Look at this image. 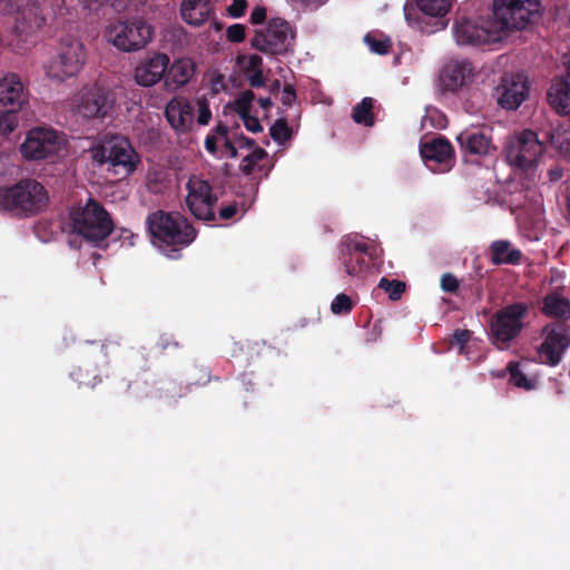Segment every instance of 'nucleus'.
I'll return each instance as SVG.
<instances>
[{
	"instance_id": "nucleus-58",
	"label": "nucleus",
	"mask_w": 570,
	"mask_h": 570,
	"mask_svg": "<svg viewBox=\"0 0 570 570\" xmlns=\"http://www.w3.org/2000/svg\"><path fill=\"white\" fill-rule=\"evenodd\" d=\"M214 130H215L216 135L224 137L225 139L227 138L228 127L226 125L219 122L216 125Z\"/></svg>"
},
{
	"instance_id": "nucleus-6",
	"label": "nucleus",
	"mask_w": 570,
	"mask_h": 570,
	"mask_svg": "<svg viewBox=\"0 0 570 570\" xmlns=\"http://www.w3.org/2000/svg\"><path fill=\"white\" fill-rule=\"evenodd\" d=\"M546 149L544 138L531 129H523L505 145L507 163L515 170H532Z\"/></svg>"
},
{
	"instance_id": "nucleus-24",
	"label": "nucleus",
	"mask_w": 570,
	"mask_h": 570,
	"mask_svg": "<svg viewBox=\"0 0 570 570\" xmlns=\"http://www.w3.org/2000/svg\"><path fill=\"white\" fill-rule=\"evenodd\" d=\"M193 107L190 102L183 97H174L165 107V116L170 126L176 130H184L187 122L191 119Z\"/></svg>"
},
{
	"instance_id": "nucleus-23",
	"label": "nucleus",
	"mask_w": 570,
	"mask_h": 570,
	"mask_svg": "<svg viewBox=\"0 0 570 570\" xmlns=\"http://www.w3.org/2000/svg\"><path fill=\"white\" fill-rule=\"evenodd\" d=\"M473 77L472 63L466 60H451L442 71L441 80L449 91H456Z\"/></svg>"
},
{
	"instance_id": "nucleus-2",
	"label": "nucleus",
	"mask_w": 570,
	"mask_h": 570,
	"mask_svg": "<svg viewBox=\"0 0 570 570\" xmlns=\"http://www.w3.org/2000/svg\"><path fill=\"white\" fill-rule=\"evenodd\" d=\"M49 195L42 184L32 178L0 188V207L16 217H32L43 212Z\"/></svg>"
},
{
	"instance_id": "nucleus-47",
	"label": "nucleus",
	"mask_w": 570,
	"mask_h": 570,
	"mask_svg": "<svg viewBox=\"0 0 570 570\" xmlns=\"http://www.w3.org/2000/svg\"><path fill=\"white\" fill-rule=\"evenodd\" d=\"M471 331L469 330H456L453 333V343L460 347V351H462L465 346V344L471 338Z\"/></svg>"
},
{
	"instance_id": "nucleus-39",
	"label": "nucleus",
	"mask_w": 570,
	"mask_h": 570,
	"mask_svg": "<svg viewBox=\"0 0 570 570\" xmlns=\"http://www.w3.org/2000/svg\"><path fill=\"white\" fill-rule=\"evenodd\" d=\"M353 302L351 297L344 293L336 295L331 304V311L333 314H347L353 309Z\"/></svg>"
},
{
	"instance_id": "nucleus-21",
	"label": "nucleus",
	"mask_w": 570,
	"mask_h": 570,
	"mask_svg": "<svg viewBox=\"0 0 570 570\" xmlns=\"http://www.w3.org/2000/svg\"><path fill=\"white\" fill-rule=\"evenodd\" d=\"M498 104L508 110L518 109L525 100L528 95L527 82L521 80L520 77L515 79L503 78L502 82L497 88Z\"/></svg>"
},
{
	"instance_id": "nucleus-1",
	"label": "nucleus",
	"mask_w": 570,
	"mask_h": 570,
	"mask_svg": "<svg viewBox=\"0 0 570 570\" xmlns=\"http://www.w3.org/2000/svg\"><path fill=\"white\" fill-rule=\"evenodd\" d=\"M151 243L168 258L178 259L183 248L190 245L197 232L187 218L178 213L157 210L146 219Z\"/></svg>"
},
{
	"instance_id": "nucleus-4",
	"label": "nucleus",
	"mask_w": 570,
	"mask_h": 570,
	"mask_svg": "<svg viewBox=\"0 0 570 570\" xmlns=\"http://www.w3.org/2000/svg\"><path fill=\"white\" fill-rule=\"evenodd\" d=\"M92 159L99 164L108 165V170L116 175L127 177L137 169L140 157L130 141L122 136H111L91 150Z\"/></svg>"
},
{
	"instance_id": "nucleus-30",
	"label": "nucleus",
	"mask_w": 570,
	"mask_h": 570,
	"mask_svg": "<svg viewBox=\"0 0 570 570\" xmlns=\"http://www.w3.org/2000/svg\"><path fill=\"white\" fill-rule=\"evenodd\" d=\"M546 145L549 144L560 156L570 159V131L551 129L543 132Z\"/></svg>"
},
{
	"instance_id": "nucleus-25",
	"label": "nucleus",
	"mask_w": 570,
	"mask_h": 570,
	"mask_svg": "<svg viewBox=\"0 0 570 570\" xmlns=\"http://www.w3.org/2000/svg\"><path fill=\"white\" fill-rule=\"evenodd\" d=\"M213 13L209 0H183L180 14L183 20L190 26H202Z\"/></svg>"
},
{
	"instance_id": "nucleus-52",
	"label": "nucleus",
	"mask_w": 570,
	"mask_h": 570,
	"mask_svg": "<svg viewBox=\"0 0 570 570\" xmlns=\"http://www.w3.org/2000/svg\"><path fill=\"white\" fill-rule=\"evenodd\" d=\"M263 59L258 55H252L248 58L247 71L262 70Z\"/></svg>"
},
{
	"instance_id": "nucleus-15",
	"label": "nucleus",
	"mask_w": 570,
	"mask_h": 570,
	"mask_svg": "<svg viewBox=\"0 0 570 570\" xmlns=\"http://www.w3.org/2000/svg\"><path fill=\"white\" fill-rule=\"evenodd\" d=\"M186 188V205L193 216L205 222L216 220L214 208L218 198L213 194L212 185L207 180L191 176Z\"/></svg>"
},
{
	"instance_id": "nucleus-50",
	"label": "nucleus",
	"mask_w": 570,
	"mask_h": 570,
	"mask_svg": "<svg viewBox=\"0 0 570 570\" xmlns=\"http://www.w3.org/2000/svg\"><path fill=\"white\" fill-rule=\"evenodd\" d=\"M253 73L248 77V82L253 88H259L265 86V77L263 70L252 71Z\"/></svg>"
},
{
	"instance_id": "nucleus-45",
	"label": "nucleus",
	"mask_w": 570,
	"mask_h": 570,
	"mask_svg": "<svg viewBox=\"0 0 570 570\" xmlns=\"http://www.w3.org/2000/svg\"><path fill=\"white\" fill-rule=\"evenodd\" d=\"M246 9H247L246 0H233L230 6L228 7L227 11L230 17L240 18L245 14Z\"/></svg>"
},
{
	"instance_id": "nucleus-38",
	"label": "nucleus",
	"mask_w": 570,
	"mask_h": 570,
	"mask_svg": "<svg viewBox=\"0 0 570 570\" xmlns=\"http://www.w3.org/2000/svg\"><path fill=\"white\" fill-rule=\"evenodd\" d=\"M269 135L273 140L283 144L291 138L292 129L285 118H279L269 128Z\"/></svg>"
},
{
	"instance_id": "nucleus-3",
	"label": "nucleus",
	"mask_w": 570,
	"mask_h": 570,
	"mask_svg": "<svg viewBox=\"0 0 570 570\" xmlns=\"http://www.w3.org/2000/svg\"><path fill=\"white\" fill-rule=\"evenodd\" d=\"M69 217L72 232L94 246H100L115 227L104 205L92 198H89L83 206L73 207Z\"/></svg>"
},
{
	"instance_id": "nucleus-34",
	"label": "nucleus",
	"mask_w": 570,
	"mask_h": 570,
	"mask_svg": "<svg viewBox=\"0 0 570 570\" xmlns=\"http://www.w3.org/2000/svg\"><path fill=\"white\" fill-rule=\"evenodd\" d=\"M70 377L78 383L79 386L94 389L101 383V379L97 374H91L87 367L78 366L70 372Z\"/></svg>"
},
{
	"instance_id": "nucleus-16",
	"label": "nucleus",
	"mask_w": 570,
	"mask_h": 570,
	"mask_svg": "<svg viewBox=\"0 0 570 570\" xmlns=\"http://www.w3.org/2000/svg\"><path fill=\"white\" fill-rule=\"evenodd\" d=\"M542 335L544 340L538 348L539 360L542 364L557 366L570 345L568 330L562 324H551L543 328Z\"/></svg>"
},
{
	"instance_id": "nucleus-26",
	"label": "nucleus",
	"mask_w": 570,
	"mask_h": 570,
	"mask_svg": "<svg viewBox=\"0 0 570 570\" xmlns=\"http://www.w3.org/2000/svg\"><path fill=\"white\" fill-rule=\"evenodd\" d=\"M547 101L558 114H570V82L553 78L547 92Z\"/></svg>"
},
{
	"instance_id": "nucleus-61",
	"label": "nucleus",
	"mask_w": 570,
	"mask_h": 570,
	"mask_svg": "<svg viewBox=\"0 0 570 570\" xmlns=\"http://www.w3.org/2000/svg\"><path fill=\"white\" fill-rule=\"evenodd\" d=\"M559 79H566L570 82V59L566 61V76L558 77Z\"/></svg>"
},
{
	"instance_id": "nucleus-17",
	"label": "nucleus",
	"mask_w": 570,
	"mask_h": 570,
	"mask_svg": "<svg viewBox=\"0 0 570 570\" xmlns=\"http://www.w3.org/2000/svg\"><path fill=\"white\" fill-rule=\"evenodd\" d=\"M370 246L356 238H346L341 242L340 262L350 276H356L367 271L372 265V256L368 253Z\"/></svg>"
},
{
	"instance_id": "nucleus-14",
	"label": "nucleus",
	"mask_w": 570,
	"mask_h": 570,
	"mask_svg": "<svg viewBox=\"0 0 570 570\" xmlns=\"http://www.w3.org/2000/svg\"><path fill=\"white\" fill-rule=\"evenodd\" d=\"M11 14L13 19V33L27 41L36 35L46 22L41 4L37 0H11Z\"/></svg>"
},
{
	"instance_id": "nucleus-28",
	"label": "nucleus",
	"mask_w": 570,
	"mask_h": 570,
	"mask_svg": "<svg viewBox=\"0 0 570 570\" xmlns=\"http://www.w3.org/2000/svg\"><path fill=\"white\" fill-rule=\"evenodd\" d=\"M541 312L550 317L569 318L570 301L558 292H551L543 297Z\"/></svg>"
},
{
	"instance_id": "nucleus-59",
	"label": "nucleus",
	"mask_w": 570,
	"mask_h": 570,
	"mask_svg": "<svg viewBox=\"0 0 570 570\" xmlns=\"http://www.w3.org/2000/svg\"><path fill=\"white\" fill-rule=\"evenodd\" d=\"M257 101L258 105L265 110L269 109L273 105L269 97H261Z\"/></svg>"
},
{
	"instance_id": "nucleus-60",
	"label": "nucleus",
	"mask_w": 570,
	"mask_h": 570,
	"mask_svg": "<svg viewBox=\"0 0 570 570\" xmlns=\"http://www.w3.org/2000/svg\"><path fill=\"white\" fill-rule=\"evenodd\" d=\"M99 6L109 4L115 9H118L117 1L118 0H95Z\"/></svg>"
},
{
	"instance_id": "nucleus-55",
	"label": "nucleus",
	"mask_w": 570,
	"mask_h": 570,
	"mask_svg": "<svg viewBox=\"0 0 570 570\" xmlns=\"http://www.w3.org/2000/svg\"><path fill=\"white\" fill-rule=\"evenodd\" d=\"M205 148L210 154H216L217 151V139L215 136L208 135L205 139Z\"/></svg>"
},
{
	"instance_id": "nucleus-27",
	"label": "nucleus",
	"mask_w": 570,
	"mask_h": 570,
	"mask_svg": "<svg viewBox=\"0 0 570 570\" xmlns=\"http://www.w3.org/2000/svg\"><path fill=\"white\" fill-rule=\"evenodd\" d=\"M491 261L494 265H518L521 262L522 253L513 247L509 240H494L490 245Z\"/></svg>"
},
{
	"instance_id": "nucleus-56",
	"label": "nucleus",
	"mask_w": 570,
	"mask_h": 570,
	"mask_svg": "<svg viewBox=\"0 0 570 570\" xmlns=\"http://www.w3.org/2000/svg\"><path fill=\"white\" fill-rule=\"evenodd\" d=\"M224 148L228 153V156L230 158H236L237 157V155H238L237 148L235 147V145L228 138H226V140L224 142Z\"/></svg>"
},
{
	"instance_id": "nucleus-46",
	"label": "nucleus",
	"mask_w": 570,
	"mask_h": 570,
	"mask_svg": "<svg viewBox=\"0 0 570 570\" xmlns=\"http://www.w3.org/2000/svg\"><path fill=\"white\" fill-rule=\"evenodd\" d=\"M244 122L245 128L257 134L263 131V126L261 125L257 117L250 116V114L246 115L244 118H240Z\"/></svg>"
},
{
	"instance_id": "nucleus-13",
	"label": "nucleus",
	"mask_w": 570,
	"mask_h": 570,
	"mask_svg": "<svg viewBox=\"0 0 570 570\" xmlns=\"http://www.w3.org/2000/svg\"><path fill=\"white\" fill-rule=\"evenodd\" d=\"M63 139L50 128H32L20 146L26 159L41 160L57 156L63 148Z\"/></svg>"
},
{
	"instance_id": "nucleus-42",
	"label": "nucleus",
	"mask_w": 570,
	"mask_h": 570,
	"mask_svg": "<svg viewBox=\"0 0 570 570\" xmlns=\"http://www.w3.org/2000/svg\"><path fill=\"white\" fill-rule=\"evenodd\" d=\"M198 116L197 122L202 126L208 125L212 119V111L207 98L202 97L197 99Z\"/></svg>"
},
{
	"instance_id": "nucleus-20",
	"label": "nucleus",
	"mask_w": 570,
	"mask_h": 570,
	"mask_svg": "<svg viewBox=\"0 0 570 570\" xmlns=\"http://www.w3.org/2000/svg\"><path fill=\"white\" fill-rule=\"evenodd\" d=\"M464 156H488L497 150L491 137L481 129H465L456 137Z\"/></svg>"
},
{
	"instance_id": "nucleus-62",
	"label": "nucleus",
	"mask_w": 570,
	"mask_h": 570,
	"mask_svg": "<svg viewBox=\"0 0 570 570\" xmlns=\"http://www.w3.org/2000/svg\"><path fill=\"white\" fill-rule=\"evenodd\" d=\"M435 26H440L441 29H444L446 24L443 21H439Z\"/></svg>"
},
{
	"instance_id": "nucleus-44",
	"label": "nucleus",
	"mask_w": 570,
	"mask_h": 570,
	"mask_svg": "<svg viewBox=\"0 0 570 570\" xmlns=\"http://www.w3.org/2000/svg\"><path fill=\"white\" fill-rule=\"evenodd\" d=\"M460 287L459 279L451 273H445L441 277V288L445 293H456Z\"/></svg>"
},
{
	"instance_id": "nucleus-12",
	"label": "nucleus",
	"mask_w": 570,
	"mask_h": 570,
	"mask_svg": "<svg viewBox=\"0 0 570 570\" xmlns=\"http://www.w3.org/2000/svg\"><path fill=\"white\" fill-rule=\"evenodd\" d=\"M86 51L82 42L73 37L62 38L57 57L51 61L47 75L57 80L76 76L83 67Z\"/></svg>"
},
{
	"instance_id": "nucleus-40",
	"label": "nucleus",
	"mask_w": 570,
	"mask_h": 570,
	"mask_svg": "<svg viewBox=\"0 0 570 570\" xmlns=\"http://www.w3.org/2000/svg\"><path fill=\"white\" fill-rule=\"evenodd\" d=\"M212 375L207 366L195 365L189 374V383L193 385H206L210 382Z\"/></svg>"
},
{
	"instance_id": "nucleus-32",
	"label": "nucleus",
	"mask_w": 570,
	"mask_h": 570,
	"mask_svg": "<svg viewBox=\"0 0 570 570\" xmlns=\"http://www.w3.org/2000/svg\"><path fill=\"white\" fill-rule=\"evenodd\" d=\"M352 118L356 124H362L368 127L373 126V99L370 97L363 98L362 101L353 108Z\"/></svg>"
},
{
	"instance_id": "nucleus-43",
	"label": "nucleus",
	"mask_w": 570,
	"mask_h": 570,
	"mask_svg": "<svg viewBox=\"0 0 570 570\" xmlns=\"http://www.w3.org/2000/svg\"><path fill=\"white\" fill-rule=\"evenodd\" d=\"M246 27L242 23H234L226 30V38L228 41L239 43L245 40Z\"/></svg>"
},
{
	"instance_id": "nucleus-33",
	"label": "nucleus",
	"mask_w": 570,
	"mask_h": 570,
	"mask_svg": "<svg viewBox=\"0 0 570 570\" xmlns=\"http://www.w3.org/2000/svg\"><path fill=\"white\" fill-rule=\"evenodd\" d=\"M507 371L510 375V383L513 384L517 387L523 389V390H532L534 387V382L532 380H529L527 375L520 370V365L517 362H509L507 365Z\"/></svg>"
},
{
	"instance_id": "nucleus-53",
	"label": "nucleus",
	"mask_w": 570,
	"mask_h": 570,
	"mask_svg": "<svg viewBox=\"0 0 570 570\" xmlns=\"http://www.w3.org/2000/svg\"><path fill=\"white\" fill-rule=\"evenodd\" d=\"M481 278H482V274L476 273V281L470 285L471 293H473L478 298H481L482 294H483V286L481 284Z\"/></svg>"
},
{
	"instance_id": "nucleus-48",
	"label": "nucleus",
	"mask_w": 570,
	"mask_h": 570,
	"mask_svg": "<svg viewBox=\"0 0 570 570\" xmlns=\"http://www.w3.org/2000/svg\"><path fill=\"white\" fill-rule=\"evenodd\" d=\"M296 100V91L292 85L286 83L282 94L283 105L291 107Z\"/></svg>"
},
{
	"instance_id": "nucleus-9",
	"label": "nucleus",
	"mask_w": 570,
	"mask_h": 570,
	"mask_svg": "<svg viewBox=\"0 0 570 570\" xmlns=\"http://www.w3.org/2000/svg\"><path fill=\"white\" fill-rule=\"evenodd\" d=\"M539 8L538 0H494V23L501 31L522 30L539 12Z\"/></svg>"
},
{
	"instance_id": "nucleus-18",
	"label": "nucleus",
	"mask_w": 570,
	"mask_h": 570,
	"mask_svg": "<svg viewBox=\"0 0 570 570\" xmlns=\"http://www.w3.org/2000/svg\"><path fill=\"white\" fill-rule=\"evenodd\" d=\"M169 62V57L160 52L142 59L135 68L134 78L136 82L142 87L156 85L166 75Z\"/></svg>"
},
{
	"instance_id": "nucleus-7",
	"label": "nucleus",
	"mask_w": 570,
	"mask_h": 570,
	"mask_svg": "<svg viewBox=\"0 0 570 570\" xmlns=\"http://www.w3.org/2000/svg\"><path fill=\"white\" fill-rule=\"evenodd\" d=\"M527 303L517 302L499 309L491 318L490 330L492 343L504 350L523 328V318L528 315Z\"/></svg>"
},
{
	"instance_id": "nucleus-49",
	"label": "nucleus",
	"mask_w": 570,
	"mask_h": 570,
	"mask_svg": "<svg viewBox=\"0 0 570 570\" xmlns=\"http://www.w3.org/2000/svg\"><path fill=\"white\" fill-rule=\"evenodd\" d=\"M237 214V204L230 203L228 205L222 206L218 212V216L222 220L232 219Z\"/></svg>"
},
{
	"instance_id": "nucleus-11",
	"label": "nucleus",
	"mask_w": 570,
	"mask_h": 570,
	"mask_svg": "<svg viewBox=\"0 0 570 570\" xmlns=\"http://www.w3.org/2000/svg\"><path fill=\"white\" fill-rule=\"evenodd\" d=\"M117 102V91L105 86L85 87L78 96L76 111L86 119L111 116Z\"/></svg>"
},
{
	"instance_id": "nucleus-29",
	"label": "nucleus",
	"mask_w": 570,
	"mask_h": 570,
	"mask_svg": "<svg viewBox=\"0 0 570 570\" xmlns=\"http://www.w3.org/2000/svg\"><path fill=\"white\" fill-rule=\"evenodd\" d=\"M167 80L176 87H183L193 78L196 71L195 62L189 58H180L167 69Z\"/></svg>"
},
{
	"instance_id": "nucleus-31",
	"label": "nucleus",
	"mask_w": 570,
	"mask_h": 570,
	"mask_svg": "<svg viewBox=\"0 0 570 570\" xmlns=\"http://www.w3.org/2000/svg\"><path fill=\"white\" fill-rule=\"evenodd\" d=\"M416 6L424 16L443 18L451 8L450 0H415Z\"/></svg>"
},
{
	"instance_id": "nucleus-5",
	"label": "nucleus",
	"mask_w": 570,
	"mask_h": 570,
	"mask_svg": "<svg viewBox=\"0 0 570 570\" xmlns=\"http://www.w3.org/2000/svg\"><path fill=\"white\" fill-rule=\"evenodd\" d=\"M153 33L151 26L141 18L117 20L105 30L107 41L122 52L144 49L151 41Z\"/></svg>"
},
{
	"instance_id": "nucleus-51",
	"label": "nucleus",
	"mask_w": 570,
	"mask_h": 570,
	"mask_svg": "<svg viewBox=\"0 0 570 570\" xmlns=\"http://www.w3.org/2000/svg\"><path fill=\"white\" fill-rule=\"evenodd\" d=\"M266 19V9L264 7H256L250 13V22L259 24Z\"/></svg>"
},
{
	"instance_id": "nucleus-10",
	"label": "nucleus",
	"mask_w": 570,
	"mask_h": 570,
	"mask_svg": "<svg viewBox=\"0 0 570 570\" xmlns=\"http://www.w3.org/2000/svg\"><path fill=\"white\" fill-rule=\"evenodd\" d=\"M295 32L291 24L281 18L268 21L264 31H256L250 46L256 50L272 56L287 53L293 46Z\"/></svg>"
},
{
	"instance_id": "nucleus-54",
	"label": "nucleus",
	"mask_w": 570,
	"mask_h": 570,
	"mask_svg": "<svg viewBox=\"0 0 570 570\" xmlns=\"http://www.w3.org/2000/svg\"><path fill=\"white\" fill-rule=\"evenodd\" d=\"M548 177L550 181H558L563 177V169L559 166L551 167L548 170Z\"/></svg>"
},
{
	"instance_id": "nucleus-35",
	"label": "nucleus",
	"mask_w": 570,
	"mask_h": 570,
	"mask_svg": "<svg viewBox=\"0 0 570 570\" xmlns=\"http://www.w3.org/2000/svg\"><path fill=\"white\" fill-rule=\"evenodd\" d=\"M379 288L387 293L390 299L399 301L405 292L406 285L404 282L399 279L382 277L379 282Z\"/></svg>"
},
{
	"instance_id": "nucleus-19",
	"label": "nucleus",
	"mask_w": 570,
	"mask_h": 570,
	"mask_svg": "<svg viewBox=\"0 0 570 570\" xmlns=\"http://www.w3.org/2000/svg\"><path fill=\"white\" fill-rule=\"evenodd\" d=\"M453 32L459 45L481 46L497 39L488 28L466 17H460L455 20Z\"/></svg>"
},
{
	"instance_id": "nucleus-41",
	"label": "nucleus",
	"mask_w": 570,
	"mask_h": 570,
	"mask_svg": "<svg viewBox=\"0 0 570 570\" xmlns=\"http://www.w3.org/2000/svg\"><path fill=\"white\" fill-rule=\"evenodd\" d=\"M364 41L370 47L371 51L377 55H385L391 48V41L389 39H376L371 33L364 37Z\"/></svg>"
},
{
	"instance_id": "nucleus-63",
	"label": "nucleus",
	"mask_w": 570,
	"mask_h": 570,
	"mask_svg": "<svg viewBox=\"0 0 570 570\" xmlns=\"http://www.w3.org/2000/svg\"><path fill=\"white\" fill-rule=\"evenodd\" d=\"M0 134L3 135V132L0 130Z\"/></svg>"
},
{
	"instance_id": "nucleus-8",
	"label": "nucleus",
	"mask_w": 570,
	"mask_h": 570,
	"mask_svg": "<svg viewBox=\"0 0 570 570\" xmlns=\"http://www.w3.org/2000/svg\"><path fill=\"white\" fill-rule=\"evenodd\" d=\"M26 101L27 96L18 75L9 73L0 79V130L3 135L17 128V114Z\"/></svg>"
},
{
	"instance_id": "nucleus-57",
	"label": "nucleus",
	"mask_w": 570,
	"mask_h": 570,
	"mask_svg": "<svg viewBox=\"0 0 570 570\" xmlns=\"http://www.w3.org/2000/svg\"><path fill=\"white\" fill-rule=\"evenodd\" d=\"M238 144L240 148H252L255 146V140L244 135H240L238 138Z\"/></svg>"
},
{
	"instance_id": "nucleus-37",
	"label": "nucleus",
	"mask_w": 570,
	"mask_h": 570,
	"mask_svg": "<svg viewBox=\"0 0 570 570\" xmlns=\"http://www.w3.org/2000/svg\"><path fill=\"white\" fill-rule=\"evenodd\" d=\"M254 99L255 94L252 90H244L234 100V110L239 115L240 118H244L246 115L250 114Z\"/></svg>"
},
{
	"instance_id": "nucleus-22",
	"label": "nucleus",
	"mask_w": 570,
	"mask_h": 570,
	"mask_svg": "<svg viewBox=\"0 0 570 570\" xmlns=\"http://www.w3.org/2000/svg\"><path fill=\"white\" fill-rule=\"evenodd\" d=\"M422 158L429 163L434 161L441 166V170L451 168L454 161V150L450 141L443 137H438L421 146Z\"/></svg>"
},
{
	"instance_id": "nucleus-36",
	"label": "nucleus",
	"mask_w": 570,
	"mask_h": 570,
	"mask_svg": "<svg viewBox=\"0 0 570 570\" xmlns=\"http://www.w3.org/2000/svg\"><path fill=\"white\" fill-rule=\"evenodd\" d=\"M267 157L264 148L257 147L250 154L245 156L240 163V170L244 175H250L258 163Z\"/></svg>"
}]
</instances>
